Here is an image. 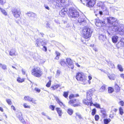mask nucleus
Returning <instances> with one entry per match:
<instances>
[{"instance_id":"obj_1","label":"nucleus","mask_w":124,"mask_h":124,"mask_svg":"<svg viewBox=\"0 0 124 124\" xmlns=\"http://www.w3.org/2000/svg\"><path fill=\"white\" fill-rule=\"evenodd\" d=\"M93 31V29L91 28L84 27L82 31L84 37L86 39L89 38L91 36Z\"/></svg>"},{"instance_id":"obj_2","label":"nucleus","mask_w":124,"mask_h":124,"mask_svg":"<svg viewBox=\"0 0 124 124\" xmlns=\"http://www.w3.org/2000/svg\"><path fill=\"white\" fill-rule=\"evenodd\" d=\"M76 78L82 84H85L86 82V77L80 73L77 74Z\"/></svg>"},{"instance_id":"obj_3","label":"nucleus","mask_w":124,"mask_h":124,"mask_svg":"<svg viewBox=\"0 0 124 124\" xmlns=\"http://www.w3.org/2000/svg\"><path fill=\"white\" fill-rule=\"evenodd\" d=\"M69 9L68 13L70 16L74 18L79 16V14L77 10L73 8H69Z\"/></svg>"},{"instance_id":"obj_4","label":"nucleus","mask_w":124,"mask_h":124,"mask_svg":"<svg viewBox=\"0 0 124 124\" xmlns=\"http://www.w3.org/2000/svg\"><path fill=\"white\" fill-rule=\"evenodd\" d=\"M96 0H80L81 2L84 5L90 7H93L95 4Z\"/></svg>"},{"instance_id":"obj_5","label":"nucleus","mask_w":124,"mask_h":124,"mask_svg":"<svg viewBox=\"0 0 124 124\" xmlns=\"http://www.w3.org/2000/svg\"><path fill=\"white\" fill-rule=\"evenodd\" d=\"M42 74V72L39 67H35L32 70V74L36 77H40Z\"/></svg>"},{"instance_id":"obj_6","label":"nucleus","mask_w":124,"mask_h":124,"mask_svg":"<svg viewBox=\"0 0 124 124\" xmlns=\"http://www.w3.org/2000/svg\"><path fill=\"white\" fill-rule=\"evenodd\" d=\"M65 0H54V3L59 7H62L65 4Z\"/></svg>"},{"instance_id":"obj_7","label":"nucleus","mask_w":124,"mask_h":124,"mask_svg":"<svg viewBox=\"0 0 124 124\" xmlns=\"http://www.w3.org/2000/svg\"><path fill=\"white\" fill-rule=\"evenodd\" d=\"M95 91V90L94 89H92L88 90L86 93L87 99L90 100V102H91L92 101V97Z\"/></svg>"},{"instance_id":"obj_8","label":"nucleus","mask_w":124,"mask_h":124,"mask_svg":"<svg viewBox=\"0 0 124 124\" xmlns=\"http://www.w3.org/2000/svg\"><path fill=\"white\" fill-rule=\"evenodd\" d=\"M69 104L74 107L78 106L79 105L78 100L75 99L70 100L69 102Z\"/></svg>"},{"instance_id":"obj_9","label":"nucleus","mask_w":124,"mask_h":124,"mask_svg":"<svg viewBox=\"0 0 124 124\" xmlns=\"http://www.w3.org/2000/svg\"><path fill=\"white\" fill-rule=\"evenodd\" d=\"M108 23L111 25H114L116 21V19L113 17H109L107 18Z\"/></svg>"},{"instance_id":"obj_10","label":"nucleus","mask_w":124,"mask_h":124,"mask_svg":"<svg viewBox=\"0 0 124 124\" xmlns=\"http://www.w3.org/2000/svg\"><path fill=\"white\" fill-rule=\"evenodd\" d=\"M14 16L16 18L20 16V10L19 9H13L12 10Z\"/></svg>"},{"instance_id":"obj_11","label":"nucleus","mask_w":124,"mask_h":124,"mask_svg":"<svg viewBox=\"0 0 124 124\" xmlns=\"http://www.w3.org/2000/svg\"><path fill=\"white\" fill-rule=\"evenodd\" d=\"M119 34L121 35L124 34V25L121 24L119 25L118 28Z\"/></svg>"},{"instance_id":"obj_12","label":"nucleus","mask_w":124,"mask_h":124,"mask_svg":"<svg viewBox=\"0 0 124 124\" xmlns=\"http://www.w3.org/2000/svg\"><path fill=\"white\" fill-rule=\"evenodd\" d=\"M66 62L69 65L68 67L73 69L74 68V65L72 60L69 58H67L66 59Z\"/></svg>"},{"instance_id":"obj_13","label":"nucleus","mask_w":124,"mask_h":124,"mask_svg":"<svg viewBox=\"0 0 124 124\" xmlns=\"http://www.w3.org/2000/svg\"><path fill=\"white\" fill-rule=\"evenodd\" d=\"M45 42L43 41L40 38H38L37 39L36 45V46H39V45L43 46Z\"/></svg>"},{"instance_id":"obj_14","label":"nucleus","mask_w":124,"mask_h":124,"mask_svg":"<svg viewBox=\"0 0 124 124\" xmlns=\"http://www.w3.org/2000/svg\"><path fill=\"white\" fill-rule=\"evenodd\" d=\"M55 97L57 102L62 107L65 109L67 108V107L60 100L57 96H56Z\"/></svg>"},{"instance_id":"obj_15","label":"nucleus","mask_w":124,"mask_h":124,"mask_svg":"<svg viewBox=\"0 0 124 124\" xmlns=\"http://www.w3.org/2000/svg\"><path fill=\"white\" fill-rule=\"evenodd\" d=\"M78 21L79 23H80V25H86V24L87 22L85 18L80 17L78 18Z\"/></svg>"},{"instance_id":"obj_16","label":"nucleus","mask_w":124,"mask_h":124,"mask_svg":"<svg viewBox=\"0 0 124 124\" xmlns=\"http://www.w3.org/2000/svg\"><path fill=\"white\" fill-rule=\"evenodd\" d=\"M104 22L99 19H98L97 20L96 23L95 25L99 27H101L104 26Z\"/></svg>"},{"instance_id":"obj_17","label":"nucleus","mask_w":124,"mask_h":124,"mask_svg":"<svg viewBox=\"0 0 124 124\" xmlns=\"http://www.w3.org/2000/svg\"><path fill=\"white\" fill-rule=\"evenodd\" d=\"M26 14L29 17H30L31 19L34 20H35L34 19L35 17V16H36V14L29 12L28 13H26Z\"/></svg>"},{"instance_id":"obj_18","label":"nucleus","mask_w":124,"mask_h":124,"mask_svg":"<svg viewBox=\"0 0 124 124\" xmlns=\"http://www.w3.org/2000/svg\"><path fill=\"white\" fill-rule=\"evenodd\" d=\"M16 115L17 117L21 122L23 123V124H25V122L24 121V120L23 118L22 114L21 112L18 113Z\"/></svg>"},{"instance_id":"obj_19","label":"nucleus","mask_w":124,"mask_h":124,"mask_svg":"<svg viewBox=\"0 0 124 124\" xmlns=\"http://www.w3.org/2000/svg\"><path fill=\"white\" fill-rule=\"evenodd\" d=\"M68 11L67 8L64 7L63 8L60 12L59 14L62 17H64Z\"/></svg>"},{"instance_id":"obj_20","label":"nucleus","mask_w":124,"mask_h":124,"mask_svg":"<svg viewBox=\"0 0 124 124\" xmlns=\"http://www.w3.org/2000/svg\"><path fill=\"white\" fill-rule=\"evenodd\" d=\"M111 46V45L110 43L108 41L106 42L104 44V47L108 50L110 49Z\"/></svg>"},{"instance_id":"obj_21","label":"nucleus","mask_w":124,"mask_h":124,"mask_svg":"<svg viewBox=\"0 0 124 124\" xmlns=\"http://www.w3.org/2000/svg\"><path fill=\"white\" fill-rule=\"evenodd\" d=\"M123 39H121L120 41H119L116 44V46L118 48L124 46V43L123 41Z\"/></svg>"},{"instance_id":"obj_22","label":"nucleus","mask_w":124,"mask_h":124,"mask_svg":"<svg viewBox=\"0 0 124 124\" xmlns=\"http://www.w3.org/2000/svg\"><path fill=\"white\" fill-rule=\"evenodd\" d=\"M89 100H88L87 99H84L83 100V103L87 105H90L91 106L93 104L92 100L91 102Z\"/></svg>"},{"instance_id":"obj_23","label":"nucleus","mask_w":124,"mask_h":124,"mask_svg":"<svg viewBox=\"0 0 124 124\" xmlns=\"http://www.w3.org/2000/svg\"><path fill=\"white\" fill-rule=\"evenodd\" d=\"M73 3L71 2L70 0H68V3L66 4V3L65 2V4L64 7H65V8H67V9L68 8V6H70V7H71V6H72Z\"/></svg>"},{"instance_id":"obj_24","label":"nucleus","mask_w":124,"mask_h":124,"mask_svg":"<svg viewBox=\"0 0 124 124\" xmlns=\"http://www.w3.org/2000/svg\"><path fill=\"white\" fill-rule=\"evenodd\" d=\"M118 36L115 35L113 36L112 38V40L114 43L116 42L118 40Z\"/></svg>"},{"instance_id":"obj_25","label":"nucleus","mask_w":124,"mask_h":124,"mask_svg":"<svg viewBox=\"0 0 124 124\" xmlns=\"http://www.w3.org/2000/svg\"><path fill=\"white\" fill-rule=\"evenodd\" d=\"M99 39L100 40L104 41L106 39V37L105 35H99Z\"/></svg>"},{"instance_id":"obj_26","label":"nucleus","mask_w":124,"mask_h":124,"mask_svg":"<svg viewBox=\"0 0 124 124\" xmlns=\"http://www.w3.org/2000/svg\"><path fill=\"white\" fill-rule=\"evenodd\" d=\"M106 62L107 63V64L110 68H115L114 65L111 62L106 61Z\"/></svg>"},{"instance_id":"obj_27","label":"nucleus","mask_w":124,"mask_h":124,"mask_svg":"<svg viewBox=\"0 0 124 124\" xmlns=\"http://www.w3.org/2000/svg\"><path fill=\"white\" fill-rule=\"evenodd\" d=\"M56 109L57 112L59 114V116H61L62 114V110L60 108H57Z\"/></svg>"},{"instance_id":"obj_28","label":"nucleus","mask_w":124,"mask_h":124,"mask_svg":"<svg viewBox=\"0 0 124 124\" xmlns=\"http://www.w3.org/2000/svg\"><path fill=\"white\" fill-rule=\"evenodd\" d=\"M111 27H112V30L113 31H118V28L119 27V26H116L115 25H111Z\"/></svg>"},{"instance_id":"obj_29","label":"nucleus","mask_w":124,"mask_h":124,"mask_svg":"<svg viewBox=\"0 0 124 124\" xmlns=\"http://www.w3.org/2000/svg\"><path fill=\"white\" fill-rule=\"evenodd\" d=\"M109 78L111 80H114L115 78V75L114 74H107Z\"/></svg>"},{"instance_id":"obj_30","label":"nucleus","mask_w":124,"mask_h":124,"mask_svg":"<svg viewBox=\"0 0 124 124\" xmlns=\"http://www.w3.org/2000/svg\"><path fill=\"white\" fill-rule=\"evenodd\" d=\"M24 99L26 100H27L28 101H30V102H32H32V100L33 99V98H31L29 96H25L24 98Z\"/></svg>"},{"instance_id":"obj_31","label":"nucleus","mask_w":124,"mask_h":124,"mask_svg":"<svg viewBox=\"0 0 124 124\" xmlns=\"http://www.w3.org/2000/svg\"><path fill=\"white\" fill-rule=\"evenodd\" d=\"M60 63L61 65L62 66L65 67V66H67L66 63L65 62L64 60L63 59L61 60V61H60Z\"/></svg>"},{"instance_id":"obj_32","label":"nucleus","mask_w":124,"mask_h":124,"mask_svg":"<svg viewBox=\"0 0 124 124\" xmlns=\"http://www.w3.org/2000/svg\"><path fill=\"white\" fill-rule=\"evenodd\" d=\"M104 5V3L103 2L101 1H99L97 4V6L101 7L102 8Z\"/></svg>"},{"instance_id":"obj_33","label":"nucleus","mask_w":124,"mask_h":124,"mask_svg":"<svg viewBox=\"0 0 124 124\" xmlns=\"http://www.w3.org/2000/svg\"><path fill=\"white\" fill-rule=\"evenodd\" d=\"M102 113V117L103 118H105L106 116V114L105 111L104 110H101V111Z\"/></svg>"},{"instance_id":"obj_34","label":"nucleus","mask_w":124,"mask_h":124,"mask_svg":"<svg viewBox=\"0 0 124 124\" xmlns=\"http://www.w3.org/2000/svg\"><path fill=\"white\" fill-rule=\"evenodd\" d=\"M115 89L116 90V91L117 92L119 91L120 90V88L116 83H115Z\"/></svg>"},{"instance_id":"obj_35","label":"nucleus","mask_w":124,"mask_h":124,"mask_svg":"<svg viewBox=\"0 0 124 124\" xmlns=\"http://www.w3.org/2000/svg\"><path fill=\"white\" fill-rule=\"evenodd\" d=\"M67 112L70 115H71L73 113V111L71 108H69L67 110Z\"/></svg>"},{"instance_id":"obj_36","label":"nucleus","mask_w":124,"mask_h":124,"mask_svg":"<svg viewBox=\"0 0 124 124\" xmlns=\"http://www.w3.org/2000/svg\"><path fill=\"white\" fill-rule=\"evenodd\" d=\"M59 86V85L58 84H57L55 85H54V86H53V87H51V88L52 90H54L58 88Z\"/></svg>"},{"instance_id":"obj_37","label":"nucleus","mask_w":124,"mask_h":124,"mask_svg":"<svg viewBox=\"0 0 124 124\" xmlns=\"http://www.w3.org/2000/svg\"><path fill=\"white\" fill-rule=\"evenodd\" d=\"M9 55L12 56H14L15 55V51L13 50H11L9 53Z\"/></svg>"},{"instance_id":"obj_38","label":"nucleus","mask_w":124,"mask_h":124,"mask_svg":"<svg viewBox=\"0 0 124 124\" xmlns=\"http://www.w3.org/2000/svg\"><path fill=\"white\" fill-rule=\"evenodd\" d=\"M111 120L110 119H105L104 120V122L105 124H108L109 123Z\"/></svg>"},{"instance_id":"obj_39","label":"nucleus","mask_w":124,"mask_h":124,"mask_svg":"<svg viewBox=\"0 0 124 124\" xmlns=\"http://www.w3.org/2000/svg\"><path fill=\"white\" fill-rule=\"evenodd\" d=\"M0 67H1V68L3 70H6L7 69V66L6 65L4 64H2L0 63Z\"/></svg>"},{"instance_id":"obj_40","label":"nucleus","mask_w":124,"mask_h":124,"mask_svg":"<svg viewBox=\"0 0 124 124\" xmlns=\"http://www.w3.org/2000/svg\"><path fill=\"white\" fill-rule=\"evenodd\" d=\"M119 114L120 115H122L124 113L123 110L121 107H120L119 109Z\"/></svg>"},{"instance_id":"obj_41","label":"nucleus","mask_w":124,"mask_h":124,"mask_svg":"<svg viewBox=\"0 0 124 124\" xmlns=\"http://www.w3.org/2000/svg\"><path fill=\"white\" fill-rule=\"evenodd\" d=\"M0 10L2 13L5 16L7 15V13L6 12L5 10L4 9H2L0 7Z\"/></svg>"},{"instance_id":"obj_42","label":"nucleus","mask_w":124,"mask_h":124,"mask_svg":"<svg viewBox=\"0 0 124 124\" xmlns=\"http://www.w3.org/2000/svg\"><path fill=\"white\" fill-rule=\"evenodd\" d=\"M55 53L56 55L55 59L57 60H58L59 59V57L60 56V54L57 51H56Z\"/></svg>"},{"instance_id":"obj_43","label":"nucleus","mask_w":124,"mask_h":124,"mask_svg":"<svg viewBox=\"0 0 124 124\" xmlns=\"http://www.w3.org/2000/svg\"><path fill=\"white\" fill-rule=\"evenodd\" d=\"M106 87V86L105 85H103L100 88V90L101 91H104Z\"/></svg>"},{"instance_id":"obj_44","label":"nucleus","mask_w":124,"mask_h":124,"mask_svg":"<svg viewBox=\"0 0 124 124\" xmlns=\"http://www.w3.org/2000/svg\"><path fill=\"white\" fill-rule=\"evenodd\" d=\"M6 101L9 105H11L12 104L11 100L9 99H7Z\"/></svg>"},{"instance_id":"obj_45","label":"nucleus","mask_w":124,"mask_h":124,"mask_svg":"<svg viewBox=\"0 0 124 124\" xmlns=\"http://www.w3.org/2000/svg\"><path fill=\"white\" fill-rule=\"evenodd\" d=\"M117 67L120 71H123V70L121 65L118 64L117 65Z\"/></svg>"},{"instance_id":"obj_46","label":"nucleus","mask_w":124,"mask_h":124,"mask_svg":"<svg viewBox=\"0 0 124 124\" xmlns=\"http://www.w3.org/2000/svg\"><path fill=\"white\" fill-rule=\"evenodd\" d=\"M69 92H64V94H63V96L66 98H67L68 96V94Z\"/></svg>"},{"instance_id":"obj_47","label":"nucleus","mask_w":124,"mask_h":124,"mask_svg":"<svg viewBox=\"0 0 124 124\" xmlns=\"http://www.w3.org/2000/svg\"><path fill=\"white\" fill-rule=\"evenodd\" d=\"M46 27L47 28L51 29L52 28V27L50 26V24L48 23L46 24Z\"/></svg>"},{"instance_id":"obj_48","label":"nucleus","mask_w":124,"mask_h":124,"mask_svg":"<svg viewBox=\"0 0 124 124\" xmlns=\"http://www.w3.org/2000/svg\"><path fill=\"white\" fill-rule=\"evenodd\" d=\"M76 115L77 116H78V118L79 119H82L81 115L78 113H76Z\"/></svg>"},{"instance_id":"obj_49","label":"nucleus","mask_w":124,"mask_h":124,"mask_svg":"<svg viewBox=\"0 0 124 124\" xmlns=\"http://www.w3.org/2000/svg\"><path fill=\"white\" fill-rule=\"evenodd\" d=\"M113 89L111 87H109L108 88V91L109 93H111L113 91Z\"/></svg>"},{"instance_id":"obj_50","label":"nucleus","mask_w":124,"mask_h":124,"mask_svg":"<svg viewBox=\"0 0 124 124\" xmlns=\"http://www.w3.org/2000/svg\"><path fill=\"white\" fill-rule=\"evenodd\" d=\"M92 104H93L94 106L96 107V108H100V106L99 104L97 103L94 104L93 103Z\"/></svg>"},{"instance_id":"obj_51","label":"nucleus","mask_w":124,"mask_h":124,"mask_svg":"<svg viewBox=\"0 0 124 124\" xmlns=\"http://www.w3.org/2000/svg\"><path fill=\"white\" fill-rule=\"evenodd\" d=\"M51 84V81L50 80L46 84V86L47 87H49L50 86Z\"/></svg>"},{"instance_id":"obj_52","label":"nucleus","mask_w":124,"mask_h":124,"mask_svg":"<svg viewBox=\"0 0 124 124\" xmlns=\"http://www.w3.org/2000/svg\"><path fill=\"white\" fill-rule=\"evenodd\" d=\"M17 81L19 82H22L24 81V80L21 79L20 78H18L17 79Z\"/></svg>"},{"instance_id":"obj_53","label":"nucleus","mask_w":124,"mask_h":124,"mask_svg":"<svg viewBox=\"0 0 124 124\" xmlns=\"http://www.w3.org/2000/svg\"><path fill=\"white\" fill-rule=\"evenodd\" d=\"M61 73L60 71L58 70L57 71V73L56 74V77H58L60 73Z\"/></svg>"},{"instance_id":"obj_54","label":"nucleus","mask_w":124,"mask_h":124,"mask_svg":"<svg viewBox=\"0 0 124 124\" xmlns=\"http://www.w3.org/2000/svg\"><path fill=\"white\" fill-rule=\"evenodd\" d=\"M119 104L120 105L123 106L124 104V102L123 101H121L119 102Z\"/></svg>"},{"instance_id":"obj_55","label":"nucleus","mask_w":124,"mask_h":124,"mask_svg":"<svg viewBox=\"0 0 124 124\" xmlns=\"http://www.w3.org/2000/svg\"><path fill=\"white\" fill-rule=\"evenodd\" d=\"M96 109H93L92 111V114L93 115H94L96 113Z\"/></svg>"},{"instance_id":"obj_56","label":"nucleus","mask_w":124,"mask_h":124,"mask_svg":"<svg viewBox=\"0 0 124 124\" xmlns=\"http://www.w3.org/2000/svg\"><path fill=\"white\" fill-rule=\"evenodd\" d=\"M95 120L98 121L99 119V116L97 115H96L95 116Z\"/></svg>"},{"instance_id":"obj_57","label":"nucleus","mask_w":124,"mask_h":124,"mask_svg":"<svg viewBox=\"0 0 124 124\" xmlns=\"http://www.w3.org/2000/svg\"><path fill=\"white\" fill-rule=\"evenodd\" d=\"M49 108L51 109L52 110H53L54 109L55 107L52 105H51L49 106Z\"/></svg>"},{"instance_id":"obj_58","label":"nucleus","mask_w":124,"mask_h":124,"mask_svg":"<svg viewBox=\"0 0 124 124\" xmlns=\"http://www.w3.org/2000/svg\"><path fill=\"white\" fill-rule=\"evenodd\" d=\"M112 113V114H110L109 116L111 118H113L114 117V114H113V113Z\"/></svg>"},{"instance_id":"obj_59","label":"nucleus","mask_w":124,"mask_h":124,"mask_svg":"<svg viewBox=\"0 0 124 124\" xmlns=\"http://www.w3.org/2000/svg\"><path fill=\"white\" fill-rule=\"evenodd\" d=\"M35 90L39 93V92L40 91V89L37 88H35Z\"/></svg>"},{"instance_id":"obj_60","label":"nucleus","mask_w":124,"mask_h":124,"mask_svg":"<svg viewBox=\"0 0 124 124\" xmlns=\"http://www.w3.org/2000/svg\"><path fill=\"white\" fill-rule=\"evenodd\" d=\"M74 97V95H73L72 94L70 95L69 97V99H71L72 98H73Z\"/></svg>"},{"instance_id":"obj_61","label":"nucleus","mask_w":124,"mask_h":124,"mask_svg":"<svg viewBox=\"0 0 124 124\" xmlns=\"http://www.w3.org/2000/svg\"><path fill=\"white\" fill-rule=\"evenodd\" d=\"M37 54H35V57L33 56V58L35 60H37L38 59V58L37 57Z\"/></svg>"},{"instance_id":"obj_62","label":"nucleus","mask_w":124,"mask_h":124,"mask_svg":"<svg viewBox=\"0 0 124 124\" xmlns=\"http://www.w3.org/2000/svg\"><path fill=\"white\" fill-rule=\"evenodd\" d=\"M24 106L25 108H30V107L29 106H27L26 105V104H24Z\"/></svg>"},{"instance_id":"obj_63","label":"nucleus","mask_w":124,"mask_h":124,"mask_svg":"<svg viewBox=\"0 0 124 124\" xmlns=\"http://www.w3.org/2000/svg\"><path fill=\"white\" fill-rule=\"evenodd\" d=\"M43 50L45 51H46L47 50V48L45 46H43Z\"/></svg>"},{"instance_id":"obj_64","label":"nucleus","mask_w":124,"mask_h":124,"mask_svg":"<svg viewBox=\"0 0 124 124\" xmlns=\"http://www.w3.org/2000/svg\"><path fill=\"white\" fill-rule=\"evenodd\" d=\"M22 72L23 74H25V71L23 69H22Z\"/></svg>"}]
</instances>
